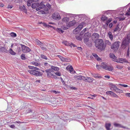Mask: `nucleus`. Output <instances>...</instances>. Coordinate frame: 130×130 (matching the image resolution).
<instances>
[{
	"label": "nucleus",
	"instance_id": "obj_56",
	"mask_svg": "<svg viewBox=\"0 0 130 130\" xmlns=\"http://www.w3.org/2000/svg\"><path fill=\"white\" fill-rule=\"evenodd\" d=\"M41 48L43 50L45 51L46 50V48L42 46L41 47Z\"/></svg>",
	"mask_w": 130,
	"mask_h": 130
},
{
	"label": "nucleus",
	"instance_id": "obj_12",
	"mask_svg": "<svg viewBox=\"0 0 130 130\" xmlns=\"http://www.w3.org/2000/svg\"><path fill=\"white\" fill-rule=\"evenodd\" d=\"M128 43V41L127 40L125 39L124 40L122 43L121 46L122 48L125 49Z\"/></svg>",
	"mask_w": 130,
	"mask_h": 130
},
{
	"label": "nucleus",
	"instance_id": "obj_7",
	"mask_svg": "<svg viewBox=\"0 0 130 130\" xmlns=\"http://www.w3.org/2000/svg\"><path fill=\"white\" fill-rule=\"evenodd\" d=\"M21 45L22 51L23 53L28 52L31 51L30 49L28 47L26 46L23 45L21 44Z\"/></svg>",
	"mask_w": 130,
	"mask_h": 130
},
{
	"label": "nucleus",
	"instance_id": "obj_46",
	"mask_svg": "<svg viewBox=\"0 0 130 130\" xmlns=\"http://www.w3.org/2000/svg\"><path fill=\"white\" fill-rule=\"evenodd\" d=\"M22 8L24 10V11L25 13H27V10L26 9L24 5H23L22 7Z\"/></svg>",
	"mask_w": 130,
	"mask_h": 130
},
{
	"label": "nucleus",
	"instance_id": "obj_17",
	"mask_svg": "<svg viewBox=\"0 0 130 130\" xmlns=\"http://www.w3.org/2000/svg\"><path fill=\"white\" fill-rule=\"evenodd\" d=\"M76 22V21L75 20H73L71 21H70L69 23L66 24L67 25V26L69 27H71L74 25Z\"/></svg>",
	"mask_w": 130,
	"mask_h": 130
},
{
	"label": "nucleus",
	"instance_id": "obj_52",
	"mask_svg": "<svg viewBox=\"0 0 130 130\" xmlns=\"http://www.w3.org/2000/svg\"><path fill=\"white\" fill-rule=\"evenodd\" d=\"M101 66L99 65H96V67L97 69H99L101 68Z\"/></svg>",
	"mask_w": 130,
	"mask_h": 130
},
{
	"label": "nucleus",
	"instance_id": "obj_62",
	"mask_svg": "<svg viewBox=\"0 0 130 130\" xmlns=\"http://www.w3.org/2000/svg\"><path fill=\"white\" fill-rule=\"evenodd\" d=\"M86 31V28H85L84 29L82 30V32H84V33Z\"/></svg>",
	"mask_w": 130,
	"mask_h": 130
},
{
	"label": "nucleus",
	"instance_id": "obj_33",
	"mask_svg": "<svg viewBox=\"0 0 130 130\" xmlns=\"http://www.w3.org/2000/svg\"><path fill=\"white\" fill-rule=\"evenodd\" d=\"M93 55L94 57L96 58L98 61H100L101 60V59L99 57L98 55L95 54H93Z\"/></svg>",
	"mask_w": 130,
	"mask_h": 130
},
{
	"label": "nucleus",
	"instance_id": "obj_49",
	"mask_svg": "<svg viewBox=\"0 0 130 130\" xmlns=\"http://www.w3.org/2000/svg\"><path fill=\"white\" fill-rule=\"evenodd\" d=\"M55 74L59 76H60L61 75V74L59 72H57L55 73Z\"/></svg>",
	"mask_w": 130,
	"mask_h": 130
},
{
	"label": "nucleus",
	"instance_id": "obj_38",
	"mask_svg": "<svg viewBox=\"0 0 130 130\" xmlns=\"http://www.w3.org/2000/svg\"><path fill=\"white\" fill-rule=\"evenodd\" d=\"M93 76L94 77L98 78H102V77L101 76H99L97 74H93Z\"/></svg>",
	"mask_w": 130,
	"mask_h": 130
},
{
	"label": "nucleus",
	"instance_id": "obj_32",
	"mask_svg": "<svg viewBox=\"0 0 130 130\" xmlns=\"http://www.w3.org/2000/svg\"><path fill=\"white\" fill-rule=\"evenodd\" d=\"M113 67L112 66H107L106 70L111 71L113 70Z\"/></svg>",
	"mask_w": 130,
	"mask_h": 130
},
{
	"label": "nucleus",
	"instance_id": "obj_53",
	"mask_svg": "<svg viewBox=\"0 0 130 130\" xmlns=\"http://www.w3.org/2000/svg\"><path fill=\"white\" fill-rule=\"evenodd\" d=\"M106 43L108 45H110L111 44V43L108 40H107L106 41Z\"/></svg>",
	"mask_w": 130,
	"mask_h": 130
},
{
	"label": "nucleus",
	"instance_id": "obj_59",
	"mask_svg": "<svg viewBox=\"0 0 130 130\" xmlns=\"http://www.w3.org/2000/svg\"><path fill=\"white\" fill-rule=\"evenodd\" d=\"M53 92L54 93L56 94L57 93H59V92L58 91H56L55 90L53 91Z\"/></svg>",
	"mask_w": 130,
	"mask_h": 130
},
{
	"label": "nucleus",
	"instance_id": "obj_48",
	"mask_svg": "<svg viewBox=\"0 0 130 130\" xmlns=\"http://www.w3.org/2000/svg\"><path fill=\"white\" fill-rule=\"evenodd\" d=\"M28 68L29 69L33 70H34L35 69V67L30 66H28Z\"/></svg>",
	"mask_w": 130,
	"mask_h": 130
},
{
	"label": "nucleus",
	"instance_id": "obj_21",
	"mask_svg": "<svg viewBox=\"0 0 130 130\" xmlns=\"http://www.w3.org/2000/svg\"><path fill=\"white\" fill-rule=\"evenodd\" d=\"M110 58L113 59V60L115 61V59L117 58V57L113 53H111L110 54Z\"/></svg>",
	"mask_w": 130,
	"mask_h": 130
},
{
	"label": "nucleus",
	"instance_id": "obj_45",
	"mask_svg": "<svg viewBox=\"0 0 130 130\" xmlns=\"http://www.w3.org/2000/svg\"><path fill=\"white\" fill-rule=\"evenodd\" d=\"M116 67L117 68L119 69H122L123 68L122 66L119 65H117L116 66Z\"/></svg>",
	"mask_w": 130,
	"mask_h": 130
},
{
	"label": "nucleus",
	"instance_id": "obj_39",
	"mask_svg": "<svg viewBox=\"0 0 130 130\" xmlns=\"http://www.w3.org/2000/svg\"><path fill=\"white\" fill-rule=\"evenodd\" d=\"M32 3L31 0H28L27 2V5L28 6H30L31 5V3Z\"/></svg>",
	"mask_w": 130,
	"mask_h": 130
},
{
	"label": "nucleus",
	"instance_id": "obj_34",
	"mask_svg": "<svg viewBox=\"0 0 130 130\" xmlns=\"http://www.w3.org/2000/svg\"><path fill=\"white\" fill-rule=\"evenodd\" d=\"M31 64L34 65L36 66H40V64L34 61H32L31 62Z\"/></svg>",
	"mask_w": 130,
	"mask_h": 130
},
{
	"label": "nucleus",
	"instance_id": "obj_43",
	"mask_svg": "<svg viewBox=\"0 0 130 130\" xmlns=\"http://www.w3.org/2000/svg\"><path fill=\"white\" fill-rule=\"evenodd\" d=\"M125 15L127 16L130 15V7L128 10L127 11V12L125 14Z\"/></svg>",
	"mask_w": 130,
	"mask_h": 130
},
{
	"label": "nucleus",
	"instance_id": "obj_28",
	"mask_svg": "<svg viewBox=\"0 0 130 130\" xmlns=\"http://www.w3.org/2000/svg\"><path fill=\"white\" fill-rule=\"evenodd\" d=\"M62 43L64 44L66 46H71V45H70V43L68 42L67 41H63L62 42Z\"/></svg>",
	"mask_w": 130,
	"mask_h": 130
},
{
	"label": "nucleus",
	"instance_id": "obj_2",
	"mask_svg": "<svg viewBox=\"0 0 130 130\" xmlns=\"http://www.w3.org/2000/svg\"><path fill=\"white\" fill-rule=\"evenodd\" d=\"M45 7V5L42 3H41L40 4L38 3H34L32 4L31 5L32 8L34 9L36 8V9L37 11Z\"/></svg>",
	"mask_w": 130,
	"mask_h": 130
},
{
	"label": "nucleus",
	"instance_id": "obj_50",
	"mask_svg": "<svg viewBox=\"0 0 130 130\" xmlns=\"http://www.w3.org/2000/svg\"><path fill=\"white\" fill-rule=\"evenodd\" d=\"M31 111V110L30 109H28V110H27L26 111V113H29Z\"/></svg>",
	"mask_w": 130,
	"mask_h": 130
},
{
	"label": "nucleus",
	"instance_id": "obj_55",
	"mask_svg": "<svg viewBox=\"0 0 130 130\" xmlns=\"http://www.w3.org/2000/svg\"><path fill=\"white\" fill-rule=\"evenodd\" d=\"M113 24L112 23H109V27L110 28H111L113 26Z\"/></svg>",
	"mask_w": 130,
	"mask_h": 130
},
{
	"label": "nucleus",
	"instance_id": "obj_23",
	"mask_svg": "<svg viewBox=\"0 0 130 130\" xmlns=\"http://www.w3.org/2000/svg\"><path fill=\"white\" fill-rule=\"evenodd\" d=\"M114 125L115 127H120L123 128H125V127L122 126L121 124L115 123L114 124Z\"/></svg>",
	"mask_w": 130,
	"mask_h": 130
},
{
	"label": "nucleus",
	"instance_id": "obj_35",
	"mask_svg": "<svg viewBox=\"0 0 130 130\" xmlns=\"http://www.w3.org/2000/svg\"><path fill=\"white\" fill-rule=\"evenodd\" d=\"M36 43L38 45H43V43H41L39 40H37L36 41Z\"/></svg>",
	"mask_w": 130,
	"mask_h": 130
},
{
	"label": "nucleus",
	"instance_id": "obj_14",
	"mask_svg": "<svg viewBox=\"0 0 130 130\" xmlns=\"http://www.w3.org/2000/svg\"><path fill=\"white\" fill-rule=\"evenodd\" d=\"M84 79V80L85 81H87L89 83L92 82L93 80L94 79L92 77H83Z\"/></svg>",
	"mask_w": 130,
	"mask_h": 130
},
{
	"label": "nucleus",
	"instance_id": "obj_4",
	"mask_svg": "<svg viewBox=\"0 0 130 130\" xmlns=\"http://www.w3.org/2000/svg\"><path fill=\"white\" fill-rule=\"evenodd\" d=\"M28 71L31 74L34 75L36 76H41L42 75V73L39 71L35 70H28Z\"/></svg>",
	"mask_w": 130,
	"mask_h": 130
},
{
	"label": "nucleus",
	"instance_id": "obj_16",
	"mask_svg": "<svg viewBox=\"0 0 130 130\" xmlns=\"http://www.w3.org/2000/svg\"><path fill=\"white\" fill-rule=\"evenodd\" d=\"M122 24L120 25V24H118L116 27L114 29L113 31L116 32L117 31H119L121 29L122 27Z\"/></svg>",
	"mask_w": 130,
	"mask_h": 130
},
{
	"label": "nucleus",
	"instance_id": "obj_54",
	"mask_svg": "<svg viewBox=\"0 0 130 130\" xmlns=\"http://www.w3.org/2000/svg\"><path fill=\"white\" fill-rule=\"evenodd\" d=\"M126 95L130 98V93H127L125 94Z\"/></svg>",
	"mask_w": 130,
	"mask_h": 130
},
{
	"label": "nucleus",
	"instance_id": "obj_18",
	"mask_svg": "<svg viewBox=\"0 0 130 130\" xmlns=\"http://www.w3.org/2000/svg\"><path fill=\"white\" fill-rule=\"evenodd\" d=\"M84 76L81 75H75L74 76V78L76 80H81L83 78Z\"/></svg>",
	"mask_w": 130,
	"mask_h": 130
},
{
	"label": "nucleus",
	"instance_id": "obj_60",
	"mask_svg": "<svg viewBox=\"0 0 130 130\" xmlns=\"http://www.w3.org/2000/svg\"><path fill=\"white\" fill-rule=\"evenodd\" d=\"M10 127L12 128H14L15 127V126L14 125H10Z\"/></svg>",
	"mask_w": 130,
	"mask_h": 130
},
{
	"label": "nucleus",
	"instance_id": "obj_13",
	"mask_svg": "<svg viewBox=\"0 0 130 130\" xmlns=\"http://www.w3.org/2000/svg\"><path fill=\"white\" fill-rule=\"evenodd\" d=\"M57 56L62 61L69 62L70 61V59L67 58H64L60 55H57Z\"/></svg>",
	"mask_w": 130,
	"mask_h": 130
},
{
	"label": "nucleus",
	"instance_id": "obj_26",
	"mask_svg": "<svg viewBox=\"0 0 130 130\" xmlns=\"http://www.w3.org/2000/svg\"><path fill=\"white\" fill-rule=\"evenodd\" d=\"M7 51L6 48L4 47L0 46V52H6Z\"/></svg>",
	"mask_w": 130,
	"mask_h": 130
},
{
	"label": "nucleus",
	"instance_id": "obj_44",
	"mask_svg": "<svg viewBox=\"0 0 130 130\" xmlns=\"http://www.w3.org/2000/svg\"><path fill=\"white\" fill-rule=\"evenodd\" d=\"M129 47L128 50L127 51V53H126V56L127 57H128L129 56Z\"/></svg>",
	"mask_w": 130,
	"mask_h": 130
},
{
	"label": "nucleus",
	"instance_id": "obj_24",
	"mask_svg": "<svg viewBox=\"0 0 130 130\" xmlns=\"http://www.w3.org/2000/svg\"><path fill=\"white\" fill-rule=\"evenodd\" d=\"M92 36L94 38H98L99 37V34L96 33H94L93 34Z\"/></svg>",
	"mask_w": 130,
	"mask_h": 130
},
{
	"label": "nucleus",
	"instance_id": "obj_25",
	"mask_svg": "<svg viewBox=\"0 0 130 130\" xmlns=\"http://www.w3.org/2000/svg\"><path fill=\"white\" fill-rule=\"evenodd\" d=\"M107 18L104 15H103L101 18V20L103 22L107 20Z\"/></svg>",
	"mask_w": 130,
	"mask_h": 130
},
{
	"label": "nucleus",
	"instance_id": "obj_6",
	"mask_svg": "<svg viewBox=\"0 0 130 130\" xmlns=\"http://www.w3.org/2000/svg\"><path fill=\"white\" fill-rule=\"evenodd\" d=\"M91 34L89 32H87L85 34L84 36V42L85 43H87L89 41V39L91 37Z\"/></svg>",
	"mask_w": 130,
	"mask_h": 130
},
{
	"label": "nucleus",
	"instance_id": "obj_63",
	"mask_svg": "<svg viewBox=\"0 0 130 130\" xmlns=\"http://www.w3.org/2000/svg\"><path fill=\"white\" fill-rule=\"evenodd\" d=\"M116 74L118 75L121 74H122V73L119 72H116Z\"/></svg>",
	"mask_w": 130,
	"mask_h": 130
},
{
	"label": "nucleus",
	"instance_id": "obj_41",
	"mask_svg": "<svg viewBox=\"0 0 130 130\" xmlns=\"http://www.w3.org/2000/svg\"><path fill=\"white\" fill-rule=\"evenodd\" d=\"M21 58L22 60H25L26 59L25 55L24 54H22L21 56Z\"/></svg>",
	"mask_w": 130,
	"mask_h": 130
},
{
	"label": "nucleus",
	"instance_id": "obj_19",
	"mask_svg": "<svg viewBox=\"0 0 130 130\" xmlns=\"http://www.w3.org/2000/svg\"><path fill=\"white\" fill-rule=\"evenodd\" d=\"M48 11V10L46 11L43 10L39 11L38 12V13L39 14H46L47 13Z\"/></svg>",
	"mask_w": 130,
	"mask_h": 130
},
{
	"label": "nucleus",
	"instance_id": "obj_47",
	"mask_svg": "<svg viewBox=\"0 0 130 130\" xmlns=\"http://www.w3.org/2000/svg\"><path fill=\"white\" fill-rule=\"evenodd\" d=\"M119 85L121 86L122 87H128V85H126L122 84H119Z\"/></svg>",
	"mask_w": 130,
	"mask_h": 130
},
{
	"label": "nucleus",
	"instance_id": "obj_22",
	"mask_svg": "<svg viewBox=\"0 0 130 130\" xmlns=\"http://www.w3.org/2000/svg\"><path fill=\"white\" fill-rule=\"evenodd\" d=\"M106 64L104 62L102 63H101L102 66L101 67H102L105 70H106V68H107V66Z\"/></svg>",
	"mask_w": 130,
	"mask_h": 130
},
{
	"label": "nucleus",
	"instance_id": "obj_64",
	"mask_svg": "<svg viewBox=\"0 0 130 130\" xmlns=\"http://www.w3.org/2000/svg\"><path fill=\"white\" fill-rule=\"evenodd\" d=\"M107 20V21L110 23L111 21L112 20L111 19H108V20Z\"/></svg>",
	"mask_w": 130,
	"mask_h": 130
},
{
	"label": "nucleus",
	"instance_id": "obj_10",
	"mask_svg": "<svg viewBox=\"0 0 130 130\" xmlns=\"http://www.w3.org/2000/svg\"><path fill=\"white\" fill-rule=\"evenodd\" d=\"M115 61L117 62L120 63H123L124 62H128L127 60L125 59H123L122 58H119L118 59L117 58L116 59H115Z\"/></svg>",
	"mask_w": 130,
	"mask_h": 130
},
{
	"label": "nucleus",
	"instance_id": "obj_37",
	"mask_svg": "<svg viewBox=\"0 0 130 130\" xmlns=\"http://www.w3.org/2000/svg\"><path fill=\"white\" fill-rule=\"evenodd\" d=\"M10 53L12 55H15V53L13 51L11 48H10L9 50Z\"/></svg>",
	"mask_w": 130,
	"mask_h": 130
},
{
	"label": "nucleus",
	"instance_id": "obj_5",
	"mask_svg": "<svg viewBox=\"0 0 130 130\" xmlns=\"http://www.w3.org/2000/svg\"><path fill=\"white\" fill-rule=\"evenodd\" d=\"M118 41L116 42L113 43L111 46V48L114 51H117L119 47V43Z\"/></svg>",
	"mask_w": 130,
	"mask_h": 130
},
{
	"label": "nucleus",
	"instance_id": "obj_30",
	"mask_svg": "<svg viewBox=\"0 0 130 130\" xmlns=\"http://www.w3.org/2000/svg\"><path fill=\"white\" fill-rule=\"evenodd\" d=\"M62 21L65 22H68L69 21V18L67 17L64 18L62 20Z\"/></svg>",
	"mask_w": 130,
	"mask_h": 130
},
{
	"label": "nucleus",
	"instance_id": "obj_40",
	"mask_svg": "<svg viewBox=\"0 0 130 130\" xmlns=\"http://www.w3.org/2000/svg\"><path fill=\"white\" fill-rule=\"evenodd\" d=\"M41 57L43 59H44L45 60H47V59L46 56L43 54L41 55Z\"/></svg>",
	"mask_w": 130,
	"mask_h": 130
},
{
	"label": "nucleus",
	"instance_id": "obj_31",
	"mask_svg": "<svg viewBox=\"0 0 130 130\" xmlns=\"http://www.w3.org/2000/svg\"><path fill=\"white\" fill-rule=\"evenodd\" d=\"M51 68L52 70H53L54 71H58L59 70V68L56 67H55L53 66H51Z\"/></svg>",
	"mask_w": 130,
	"mask_h": 130
},
{
	"label": "nucleus",
	"instance_id": "obj_15",
	"mask_svg": "<svg viewBox=\"0 0 130 130\" xmlns=\"http://www.w3.org/2000/svg\"><path fill=\"white\" fill-rule=\"evenodd\" d=\"M106 93L108 95H109L118 98V95L111 91H107L106 92Z\"/></svg>",
	"mask_w": 130,
	"mask_h": 130
},
{
	"label": "nucleus",
	"instance_id": "obj_51",
	"mask_svg": "<svg viewBox=\"0 0 130 130\" xmlns=\"http://www.w3.org/2000/svg\"><path fill=\"white\" fill-rule=\"evenodd\" d=\"M42 25L44 27H47L48 25L47 24L45 23H42Z\"/></svg>",
	"mask_w": 130,
	"mask_h": 130
},
{
	"label": "nucleus",
	"instance_id": "obj_61",
	"mask_svg": "<svg viewBox=\"0 0 130 130\" xmlns=\"http://www.w3.org/2000/svg\"><path fill=\"white\" fill-rule=\"evenodd\" d=\"M12 6H10V5H8V7H7V8H8L10 9H11V8H12Z\"/></svg>",
	"mask_w": 130,
	"mask_h": 130
},
{
	"label": "nucleus",
	"instance_id": "obj_8",
	"mask_svg": "<svg viewBox=\"0 0 130 130\" xmlns=\"http://www.w3.org/2000/svg\"><path fill=\"white\" fill-rule=\"evenodd\" d=\"M84 24V23H82L81 24H80L78 26V27L74 30L73 31L74 33L75 34H76V33L75 32H79L83 28V24Z\"/></svg>",
	"mask_w": 130,
	"mask_h": 130
},
{
	"label": "nucleus",
	"instance_id": "obj_36",
	"mask_svg": "<svg viewBox=\"0 0 130 130\" xmlns=\"http://www.w3.org/2000/svg\"><path fill=\"white\" fill-rule=\"evenodd\" d=\"M83 36L82 35H80V34L79 36H76V39L78 40H81L82 39Z\"/></svg>",
	"mask_w": 130,
	"mask_h": 130
},
{
	"label": "nucleus",
	"instance_id": "obj_1",
	"mask_svg": "<svg viewBox=\"0 0 130 130\" xmlns=\"http://www.w3.org/2000/svg\"><path fill=\"white\" fill-rule=\"evenodd\" d=\"M95 46L98 49L103 50L105 49L106 45L104 44L103 40L102 39H98L94 42Z\"/></svg>",
	"mask_w": 130,
	"mask_h": 130
},
{
	"label": "nucleus",
	"instance_id": "obj_58",
	"mask_svg": "<svg viewBox=\"0 0 130 130\" xmlns=\"http://www.w3.org/2000/svg\"><path fill=\"white\" fill-rule=\"evenodd\" d=\"M34 70L38 71L39 70V69L36 67H35V69Z\"/></svg>",
	"mask_w": 130,
	"mask_h": 130
},
{
	"label": "nucleus",
	"instance_id": "obj_27",
	"mask_svg": "<svg viewBox=\"0 0 130 130\" xmlns=\"http://www.w3.org/2000/svg\"><path fill=\"white\" fill-rule=\"evenodd\" d=\"M111 126L110 123H106L105 124V127L107 130H110V128Z\"/></svg>",
	"mask_w": 130,
	"mask_h": 130
},
{
	"label": "nucleus",
	"instance_id": "obj_11",
	"mask_svg": "<svg viewBox=\"0 0 130 130\" xmlns=\"http://www.w3.org/2000/svg\"><path fill=\"white\" fill-rule=\"evenodd\" d=\"M53 18L55 20H59L61 17L59 14L58 13H55L53 14L52 15Z\"/></svg>",
	"mask_w": 130,
	"mask_h": 130
},
{
	"label": "nucleus",
	"instance_id": "obj_29",
	"mask_svg": "<svg viewBox=\"0 0 130 130\" xmlns=\"http://www.w3.org/2000/svg\"><path fill=\"white\" fill-rule=\"evenodd\" d=\"M108 35L111 40H112L113 39V37L111 32L110 31H109L108 32Z\"/></svg>",
	"mask_w": 130,
	"mask_h": 130
},
{
	"label": "nucleus",
	"instance_id": "obj_9",
	"mask_svg": "<svg viewBox=\"0 0 130 130\" xmlns=\"http://www.w3.org/2000/svg\"><path fill=\"white\" fill-rule=\"evenodd\" d=\"M110 89L111 90L117 93H119L120 90L117 88L116 86L113 85H111L110 87Z\"/></svg>",
	"mask_w": 130,
	"mask_h": 130
},
{
	"label": "nucleus",
	"instance_id": "obj_20",
	"mask_svg": "<svg viewBox=\"0 0 130 130\" xmlns=\"http://www.w3.org/2000/svg\"><path fill=\"white\" fill-rule=\"evenodd\" d=\"M68 68H69L70 73H75V71H73V68L72 66H70L69 68L68 66L66 68L67 69Z\"/></svg>",
	"mask_w": 130,
	"mask_h": 130
},
{
	"label": "nucleus",
	"instance_id": "obj_42",
	"mask_svg": "<svg viewBox=\"0 0 130 130\" xmlns=\"http://www.w3.org/2000/svg\"><path fill=\"white\" fill-rule=\"evenodd\" d=\"M10 36L13 37H15L16 36V34L14 32H11L10 34Z\"/></svg>",
	"mask_w": 130,
	"mask_h": 130
},
{
	"label": "nucleus",
	"instance_id": "obj_57",
	"mask_svg": "<svg viewBox=\"0 0 130 130\" xmlns=\"http://www.w3.org/2000/svg\"><path fill=\"white\" fill-rule=\"evenodd\" d=\"M70 45H71V46H70L71 47H72V46H73L74 47L76 46L75 44H74L72 43H70Z\"/></svg>",
	"mask_w": 130,
	"mask_h": 130
},
{
	"label": "nucleus",
	"instance_id": "obj_3",
	"mask_svg": "<svg viewBox=\"0 0 130 130\" xmlns=\"http://www.w3.org/2000/svg\"><path fill=\"white\" fill-rule=\"evenodd\" d=\"M45 71L47 73V76L48 78L55 79H56L57 78V76L55 75L52 73V71L51 69L46 70Z\"/></svg>",
	"mask_w": 130,
	"mask_h": 130
}]
</instances>
